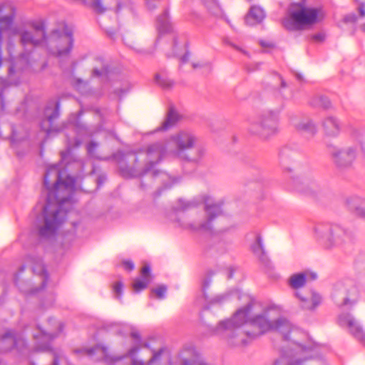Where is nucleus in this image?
Here are the masks:
<instances>
[{
	"label": "nucleus",
	"mask_w": 365,
	"mask_h": 365,
	"mask_svg": "<svg viewBox=\"0 0 365 365\" xmlns=\"http://www.w3.org/2000/svg\"><path fill=\"white\" fill-rule=\"evenodd\" d=\"M197 142L198 138L192 132L180 130L169 139L151 143L136 153L125 154L118 151L113 158L118 163L123 177L137 178L149 175L157 184H163L164 188H168L177 180L165 172L155 169V165L168 156L199 162L205 156L206 149L198 145Z\"/></svg>",
	"instance_id": "f257e3e1"
},
{
	"label": "nucleus",
	"mask_w": 365,
	"mask_h": 365,
	"mask_svg": "<svg viewBox=\"0 0 365 365\" xmlns=\"http://www.w3.org/2000/svg\"><path fill=\"white\" fill-rule=\"evenodd\" d=\"M44 185L48 195L43 207V224L38 226V234L42 237H48L56 233L73 205L75 180L66 175L60 163L47 168Z\"/></svg>",
	"instance_id": "f03ea898"
},
{
	"label": "nucleus",
	"mask_w": 365,
	"mask_h": 365,
	"mask_svg": "<svg viewBox=\"0 0 365 365\" xmlns=\"http://www.w3.org/2000/svg\"><path fill=\"white\" fill-rule=\"evenodd\" d=\"M130 337L134 345L127 354L132 365H172L170 353L160 340L150 338L143 341L137 330L130 332Z\"/></svg>",
	"instance_id": "7ed1b4c3"
},
{
	"label": "nucleus",
	"mask_w": 365,
	"mask_h": 365,
	"mask_svg": "<svg viewBox=\"0 0 365 365\" xmlns=\"http://www.w3.org/2000/svg\"><path fill=\"white\" fill-rule=\"evenodd\" d=\"M222 204L221 200H216L210 195H203L192 200L179 199L174 210L176 212H184L200 205H204L205 216L202 219L193 222H180L179 225L184 229L193 231L210 232L212 230L214 222L223 213Z\"/></svg>",
	"instance_id": "20e7f679"
},
{
	"label": "nucleus",
	"mask_w": 365,
	"mask_h": 365,
	"mask_svg": "<svg viewBox=\"0 0 365 365\" xmlns=\"http://www.w3.org/2000/svg\"><path fill=\"white\" fill-rule=\"evenodd\" d=\"M325 12L322 6H306L304 2L293 3L289 16L282 19L283 26L289 31L299 30L302 26H312L324 20Z\"/></svg>",
	"instance_id": "39448f33"
},
{
	"label": "nucleus",
	"mask_w": 365,
	"mask_h": 365,
	"mask_svg": "<svg viewBox=\"0 0 365 365\" xmlns=\"http://www.w3.org/2000/svg\"><path fill=\"white\" fill-rule=\"evenodd\" d=\"M314 235L326 250L341 248L352 240L351 233L337 224H319L314 227Z\"/></svg>",
	"instance_id": "423d86ee"
},
{
	"label": "nucleus",
	"mask_w": 365,
	"mask_h": 365,
	"mask_svg": "<svg viewBox=\"0 0 365 365\" xmlns=\"http://www.w3.org/2000/svg\"><path fill=\"white\" fill-rule=\"evenodd\" d=\"M351 137L356 142V145L344 148L334 145L328 146L331 160L338 169L344 170L351 168L356 158L358 145L361 143L362 134L355 129L351 133Z\"/></svg>",
	"instance_id": "0eeeda50"
},
{
	"label": "nucleus",
	"mask_w": 365,
	"mask_h": 365,
	"mask_svg": "<svg viewBox=\"0 0 365 365\" xmlns=\"http://www.w3.org/2000/svg\"><path fill=\"white\" fill-rule=\"evenodd\" d=\"M279 113V110L264 111L257 118L250 120L249 132L264 140L274 135L278 132Z\"/></svg>",
	"instance_id": "6e6552de"
},
{
	"label": "nucleus",
	"mask_w": 365,
	"mask_h": 365,
	"mask_svg": "<svg viewBox=\"0 0 365 365\" xmlns=\"http://www.w3.org/2000/svg\"><path fill=\"white\" fill-rule=\"evenodd\" d=\"M333 297L339 307L354 305L359 298V291L351 280L337 283L334 289Z\"/></svg>",
	"instance_id": "1a4fd4ad"
},
{
	"label": "nucleus",
	"mask_w": 365,
	"mask_h": 365,
	"mask_svg": "<svg viewBox=\"0 0 365 365\" xmlns=\"http://www.w3.org/2000/svg\"><path fill=\"white\" fill-rule=\"evenodd\" d=\"M50 42L55 47L53 54L58 57H64L71 52L73 38L72 31L67 27H64L62 31L54 30L51 35Z\"/></svg>",
	"instance_id": "9d476101"
},
{
	"label": "nucleus",
	"mask_w": 365,
	"mask_h": 365,
	"mask_svg": "<svg viewBox=\"0 0 365 365\" xmlns=\"http://www.w3.org/2000/svg\"><path fill=\"white\" fill-rule=\"evenodd\" d=\"M14 33L20 36L21 43L24 47L37 46L46 38L45 28L42 24H33L28 29L24 28L15 29Z\"/></svg>",
	"instance_id": "9b49d317"
},
{
	"label": "nucleus",
	"mask_w": 365,
	"mask_h": 365,
	"mask_svg": "<svg viewBox=\"0 0 365 365\" xmlns=\"http://www.w3.org/2000/svg\"><path fill=\"white\" fill-rule=\"evenodd\" d=\"M295 296L299 299L301 307L307 310L315 309L322 302L321 295L313 290L304 293L297 291Z\"/></svg>",
	"instance_id": "f8f14e48"
},
{
	"label": "nucleus",
	"mask_w": 365,
	"mask_h": 365,
	"mask_svg": "<svg viewBox=\"0 0 365 365\" xmlns=\"http://www.w3.org/2000/svg\"><path fill=\"white\" fill-rule=\"evenodd\" d=\"M83 351L94 361H103L107 364H113L123 359V356L114 357L108 354L106 347L97 345L91 349H85Z\"/></svg>",
	"instance_id": "ddd939ff"
},
{
	"label": "nucleus",
	"mask_w": 365,
	"mask_h": 365,
	"mask_svg": "<svg viewBox=\"0 0 365 365\" xmlns=\"http://www.w3.org/2000/svg\"><path fill=\"white\" fill-rule=\"evenodd\" d=\"M57 336V334L51 331V329H44L38 327L36 333L34 334V338L36 340L38 350L46 351L50 349V342Z\"/></svg>",
	"instance_id": "4468645a"
},
{
	"label": "nucleus",
	"mask_w": 365,
	"mask_h": 365,
	"mask_svg": "<svg viewBox=\"0 0 365 365\" xmlns=\"http://www.w3.org/2000/svg\"><path fill=\"white\" fill-rule=\"evenodd\" d=\"M291 123L298 131L309 136H314L317 131V125L309 118H293Z\"/></svg>",
	"instance_id": "2eb2a0df"
},
{
	"label": "nucleus",
	"mask_w": 365,
	"mask_h": 365,
	"mask_svg": "<svg viewBox=\"0 0 365 365\" xmlns=\"http://www.w3.org/2000/svg\"><path fill=\"white\" fill-rule=\"evenodd\" d=\"M339 323L341 327H346L351 334L355 337L362 338V328L351 314L344 313L340 314L339 317Z\"/></svg>",
	"instance_id": "dca6fc26"
},
{
	"label": "nucleus",
	"mask_w": 365,
	"mask_h": 365,
	"mask_svg": "<svg viewBox=\"0 0 365 365\" xmlns=\"http://www.w3.org/2000/svg\"><path fill=\"white\" fill-rule=\"evenodd\" d=\"M1 343L5 346V351L9 350L13 347L21 348L26 344L22 334L14 330L6 331L1 336Z\"/></svg>",
	"instance_id": "f3484780"
},
{
	"label": "nucleus",
	"mask_w": 365,
	"mask_h": 365,
	"mask_svg": "<svg viewBox=\"0 0 365 365\" xmlns=\"http://www.w3.org/2000/svg\"><path fill=\"white\" fill-rule=\"evenodd\" d=\"M346 205L356 215L365 219V198L351 195L346 199Z\"/></svg>",
	"instance_id": "a211bd4d"
},
{
	"label": "nucleus",
	"mask_w": 365,
	"mask_h": 365,
	"mask_svg": "<svg viewBox=\"0 0 365 365\" xmlns=\"http://www.w3.org/2000/svg\"><path fill=\"white\" fill-rule=\"evenodd\" d=\"M28 262L31 264L34 273L41 277L42 282L40 288L43 289L46 285L48 275L45 269L41 259L39 257H28Z\"/></svg>",
	"instance_id": "6ab92c4d"
},
{
	"label": "nucleus",
	"mask_w": 365,
	"mask_h": 365,
	"mask_svg": "<svg viewBox=\"0 0 365 365\" xmlns=\"http://www.w3.org/2000/svg\"><path fill=\"white\" fill-rule=\"evenodd\" d=\"M181 118L182 116L173 107H170L165 120L161 123V125L158 128V130L165 131L172 128L177 124Z\"/></svg>",
	"instance_id": "aec40b11"
},
{
	"label": "nucleus",
	"mask_w": 365,
	"mask_h": 365,
	"mask_svg": "<svg viewBox=\"0 0 365 365\" xmlns=\"http://www.w3.org/2000/svg\"><path fill=\"white\" fill-rule=\"evenodd\" d=\"M58 103H56L54 105V108L51 109V108L47 107L45 110V115L46 118L43 119L41 123V128L43 130L49 133L51 130L52 123L54 119L58 117Z\"/></svg>",
	"instance_id": "412c9836"
},
{
	"label": "nucleus",
	"mask_w": 365,
	"mask_h": 365,
	"mask_svg": "<svg viewBox=\"0 0 365 365\" xmlns=\"http://www.w3.org/2000/svg\"><path fill=\"white\" fill-rule=\"evenodd\" d=\"M322 128L326 135L336 136L341 130V124L336 118L329 116L322 121Z\"/></svg>",
	"instance_id": "4be33fe9"
},
{
	"label": "nucleus",
	"mask_w": 365,
	"mask_h": 365,
	"mask_svg": "<svg viewBox=\"0 0 365 365\" xmlns=\"http://www.w3.org/2000/svg\"><path fill=\"white\" fill-rule=\"evenodd\" d=\"M251 250L253 254L263 264L268 265L269 259L265 252L262 239L260 235H257L255 242L251 245Z\"/></svg>",
	"instance_id": "5701e85b"
},
{
	"label": "nucleus",
	"mask_w": 365,
	"mask_h": 365,
	"mask_svg": "<svg viewBox=\"0 0 365 365\" xmlns=\"http://www.w3.org/2000/svg\"><path fill=\"white\" fill-rule=\"evenodd\" d=\"M308 277H310L311 279H315L317 278V274L315 273L308 272L294 274L289 278V285L293 289H299L305 284Z\"/></svg>",
	"instance_id": "b1692460"
},
{
	"label": "nucleus",
	"mask_w": 365,
	"mask_h": 365,
	"mask_svg": "<svg viewBox=\"0 0 365 365\" xmlns=\"http://www.w3.org/2000/svg\"><path fill=\"white\" fill-rule=\"evenodd\" d=\"M299 155L289 149H284L282 151L280 155V163L282 168L286 171H292V168L289 167L291 163L297 164V157Z\"/></svg>",
	"instance_id": "393cba45"
},
{
	"label": "nucleus",
	"mask_w": 365,
	"mask_h": 365,
	"mask_svg": "<svg viewBox=\"0 0 365 365\" xmlns=\"http://www.w3.org/2000/svg\"><path fill=\"white\" fill-rule=\"evenodd\" d=\"M265 17L264 11L258 6H252L249 14L245 17V23L247 25L253 26L260 23Z\"/></svg>",
	"instance_id": "a878e982"
},
{
	"label": "nucleus",
	"mask_w": 365,
	"mask_h": 365,
	"mask_svg": "<svg viewBox=\"0 0 365 365\" xmlns=\"http://www.w3.org/2000/svg\"><path fill=\"white\" fill-rule=\"evenodd\" d=\"M157 28L160 34L167 33L171 30L168 11H165L163 14L158 17Z\"/></svg>",
	"instance_id": "bb28decb"
},
{
	"label": "nucleus",
	"mask_w": 365,
	"mask_h": 365,
	"mask_svg": "<svg viewBox=\"0 0 365 365\" xmlns=\"http://www.w3.org/2000/svg\"><path fill=\"white\" fill-rule=\"evenodd\" d=\"M310 105L316 108L328 109L331 107V102L327 97L317 96L312 98L309 102Z\"/></svg>",
	"instance_id": "cd10ccee"
},
{
	"label": "nucleus",
	"mask_w": 365,
	"mask_h": 365,
	"mask_svg": "<svg viewBox=\"0 0 365 365\" xmlns=\"http://www.w3.org/2000/svg\"><path fill=\"white\" fill-rule=\"evenodd\" d=\"M155 81L165 89L171 88L174 84V82L167 76L165 73H157L155 76Z\"/></svg>",
	"instance_id": "c85d7f7f"
},
{
	"label": "nucleus",
	"mask_w": 365,
	"mask_h": 365,
	"mask_svg": "<svg viewBox=\"0 0 365 365\" xmlns=\"http://www.w3.org/2000/svg\"><path fill=\"white\" fill-rule=\"evenodd\" d=\"M150 282L149 279H136L133 284V287L135 292H139L145 289Z\"/></svg>",
	"instance_id": "c756f323"
},
{
	"label": "nucleus",
	"mask_w": 365,
	"mask_h": 365,
	"mask_svg": "<svg viewBox=\"0 0 365 365\" xmlns=\"http://www.w3.org/2000/svg\"><path fill=\"white\" fill-rule=\"evenodd\" d=\"M123 283L121 281H118L113 285V291L115 294V297L118 300H121L123 292Z\"/></svg>",
	"instance_id": "7c9ffc66"
},
{
	"label": "nucleus",
	"mask_w": 365,
	"mask_h": 365,
	"mask_svg": "<svg viewBox=\"0 0 365 365\" xmlns=\"http://www.w3.org/2000/svg\"><path fill=\"white\" fill-rule=\"evenodd\" d=\"M92 7L98 14H103L106 10L103 6L101 0H93Z\"/></svg>",
	"instance_id": "2f4dec72"
},
{
	"label": "nucleus",
	"mask_w": 365,
	"mask_h": 365,
	"mask_svg": "<svg viewBox=\"0 0 365 365\" xmlns=\"http://www.w3.org/2000/svg\"><path fill=\"white\" fill-rule=\"evenodd\" d=\"M167 287L165 285H160L158 287L153 289V292L155 294L158 298L163 299L165 296Z\"/></svg>",
	"instance_id": "473e14b6"
},
{
	"label": "nucleus",
	"mask_w": 365,
	"mask_h": 365,
	"mask_svg": "<svg viewBox=\"0 0 365 365\" xmlns=\"http://www.w3.org/2000/svg\"><path fill=\"white\" fill-rule=\"evenodd\" d=\"M108 73V69L107 67L103 66L101 69L94 68L93 70V75L94 76H107Z\"/></svg>",
	"instance_id": "72a5a7b5"
},
{
	"label": "nucleus",
	"mask_w": 365,
	"mask_h": 365,
	"mask_svg": "<svg viewBox=\"0 0 365 365\" xmlns=\"http://www.w3.org/2000/svg\"><path fill=\"white\" fill-rule=\"evenodd\" d=\"M68 148V150L73 147H77L81 144V140L77 138L71 139L68 136L67 137Z\"/></svg>",
	"instance_id": "f704fd0d"
},
{
	"label": "nucleus",
	"mask_w": 365,
	"mask_h": 365,
	"mask_svg": "<svg viewBox=\"0 0 365 365\" xmlns=\"http://www.w3.org/2000/svg\"><path fill=\"white\" fill-rule=\"evenodd\" d=\"M98 147V144L95 142H91L87 146L88 153L93 155L96 148Z\"/></svg>",
	"instance_id": "c9c22d12"
},
{
	"label": "nucleus",
	"mask_w": 365,
	"mask_h": 365,
	"mask_svg": "<svg viewBox=\"0 0 365 365\" xmlns=\"http://www.w3.org/2000/svg\"><path fill=\"white\" fill-rule=\"evenodd\" d=\"M357 16L355 14H349L344 17V21L354 23L357 21Z\"/></svg>",
	"instance_id": "e433bc0d"
},
{
	"label": "nucleus",
	"mask_w": 365,
	"mask_h": 365,
	"mask_svg": "<svg viewBox=\"0 0 365 365\" xmlns=\"http://www.w3.org/2000/svg\"><path fill=\"white\" fill-rule=\"evenodd\" d=\"M150 272V268L148 265H145L141 269V274L143 279H149L148 275Z\"/></svg>",
	"instance_id": "4c0bfd02"
},
{
	"label": "nucleus",
	"mask_w": 365,
	"mask_h": 365,
	"mask_svg": "<svg viewBox=\"0 0 365 365\" xmlns=\"http://www.w3.org/2000/svg\"><path fill=\"white\" fill-rule=\"evenodd\" d=\"M124 268L127 270L131 271L134 269V264L131 261H125L123 262Z\"/></svg>",
	"instance_id": "58836bf2"
},
{
	"label": "nucleus",
	"mask_w": 365,
	"mask_h": 365,
	"mask_svg": "<svg viewBox=\"0 0 365 365\" xmlns=\"http://www.w3.org/2000/svg\"><path fill=\"white\" fill-rule=\"evenodd\" d=\"M228 297V294H221V295H218L217 297H215L214 299H213V301L215 302H223L227 297Z\"/></svg>",
	"instance_id": "ea45409f"
},
{
	"label": "nucleus",
	"mask_w": 365,
	"mask_h": 365,
	"mask_svg": "<svg viewBox=\"0 0 365 365\" xmlns=\"http://www.w3.org/2000/svg\"><path fill=\"white\" fill-rule=\"evenodd\" d=\"M359 13L361 17H365V4L361 3L358 8Z\"/></svg>",
	"instance_id": "a19ab883"
},
{
	"label": "nucleus",
	"mask_w": 365,
	"mask_h": 365,
	"mask_svg": "<svg viewBox=\"0 0 365 365\" xmlns=\"http://www.w3.org/2000/svg\"><path fill=\"white\" fill-rule=\"evenodd\" d=\"M312 38L317 41H323L325 38V36L323 34H317L313 36Z\"/></svg>",
	"instance_id": "79ce46f5"
},
{
	"label": "nucleus",
	"mask_w": 365,
	"mask_h": 365,
	"mask_svg": "<svg viewBox=\"0 0 365 365\" xmlns=\"http://www.w3.org/2000/svg\"><path fill=\"white\" fill-rule=\"evenodd\" d=\"M190 57V53L187 52L181 58H180V67L182 63H185L188 61Z\"/></svg>",
	"instance_id": "37998d69"
},
{
	"label": "nucleus",
	"mask_w": 365,
	"mask_h": 365,
	"mask_svg": "<svg viewBox=\"0 0 365 365\" xmlns=\"http://www.w3.org/2000/svg\"><path fill=\"white\" fill-rule=\"evenodd\" d=\"M53 365H58V360H59V356L56 354V352L53 353Z\"/></svg>",
	"instance_id": "c03bdc74"
},
{
	"label": "nucleus",
	"mask_w": 365,
	"mask_h": 365,
	"mask_svg": "<svg viewBox=\"0 0 365 365\" xmlns=\"http://www.w3.org/2000/svg\"><path fill=\"white\" fill-rule=\"evenodd\" d=\"M203 66V64L202 63H192V67L195 69V68H201Z\"/></svg>",
	"instance_id": "a18cd8bd"
},
{
	"label": "nucleus",
	"mask_w": 365,
	"mask_h": 365,
	"mask_svg": "<svg viewBox=\"0 0 365 365\" xmlns=\"http://www.w3.org/2000/svg\"><path fill=\"white\" fill-rule=\"evenodd\" d=\"M106 180V178L104 176H100L98 178V185H101L102 183H103V182L105 181Z\"/></svg>",
	"instance_id": "49530a36"
},
{
	"label": "nucleus",
	"mask_w": 365,
	"mask_h": 365,
	"mask_svg": "<svg viewBox=\"0 0 365 365\" xmlns=\"http://www.w3.org/2000/svg\"><path fill=\"white\" fill-rule=\"evenodd\" d=\"M56 327L58 328V332H61L62 331V324L61 323H58Z\"/></svg>",
	"instance_id": "de8ad7c7"
},
{
	"label": "nucleus",
	"mask_w": 365,
	"mask_h": 365,
	"mask_svg": "<svg viewBox=\"0 0 365 365\" xmlns=\"http://www.w3.org/2000/svg\"><path fill=\"white\" fill-rule=\"evenodd\" d=\"M209 284H210V282L205 281L203 284V288L205 289V288L209 286Z\"/></svg>",
	"instance_id": "09e8293b"
},
{
	"label": "nucleus",
	"mask_w": 365,
	"mask_h": 365,
	"mask_svg": "<svg viewBox=\"0 0 365 365\" xmlns=\"http://www.w3.org/2000/svg\"><path fill=\"white\" fill-rule=\"evenodd\" d=\"M361 29L362 31L365 32V23L361 26Z\"/></svg>",
	"instance_id": "8fccbe9b"
},
{
	"label": "nucleus",
	"mask_w": 365,
	"mask_h": 365,
	"mask_svg": "<svg viewBox=\"0 0 365 365\" xmlns=\"http://www.w3.org/2000/svg\"><path fill=\"white\" fill-rule=\"evenodd\" d=\"M147 5H148V6L150 9H152L155 8V6H153L151 5V4H150L148 1L147 2Z\"/></svg>",
	"instance_id": "3c124183"
},
{
	"label": "nucleus",
	"mask_w": 365,
	"mask_h": 365,
	"mask_svg": "<svg viewBox=\"0 0 365 365\" xmlns=\"http://www.w3.org/2000/svg\"><path fill=\"white\" fill-rule=\"evenodd\" d=\"M232 274H233L232 271H230V273H229V275H228V278H232Z\"/></svg>",
	"instance_id": "603ef678"
},
{
	"label": "nucleus",
	"mask_w": 365,
	"mask_h": 365,
	"mask_svg": "<svg viewBox=\"0 0 365 365\" xmlns=\"http://www.w3.org/2000/svg\"><path fill=\"white\" fill-rule=\"evenodd\" d=\"M14 138H15V135H14V133L13 132V133H12V136H11V140H12V142H14Z\"/></svg>",
	"instance_id": "864d4df0"
},
{
	"label": "nucleus",
	"mask_w": 365,
	"mask_h": 365,
	"mask_svg": "<svg viewBox=\"0 0 365 365\" xmlns=\"http://www.w3.org/2000/svg\"><path fill=\"white\" fill-rule=\"evenodd\" d=\"M24 268H25V267L22 266L21 268V271L23 272L24 270Z\"/></svg>",
	"instance_id": "5fc2aeb1"
},
{
	"label": "nucleus",
	"mask_w": 365,
	"mask_h": 365,
	"mask_svg": "<svg viewBox=\"0 0 365 365\" xmlns=\"http://www.w3.org/2000/svg\"><path fill=\"white\" fill-rule=\"evenodd\" d=\"M282 86L284 87L285 86V83L284 81H282Z\"/></svg>",
	"instance_id": "6e6d98bb"
},
{
	"label": "nucleus",
	"mask_w": 365,
	"mask_h": 365,
	"mask_svg": "<svg viewBox=\"0 0 365 365\" xmlns=\"http://www.w3.org/2000/svg\"><path fill=\"white\" fill-rule=\"evenodd\" d=\"M261 44L262 46H266V45L264 43V42H261Z\"/></svg>",
	"instance_id": "4d7b16f0"
},
{
	"label": "nucleus",
	"mask_w": 365,
	"mask_h": 365,
	"mask_svg": "<svg viewBox=\"0 0 365 365\" xmlns=\"http://www.w3.org/2000/svg\"><path fill=\"white\" fill-rule=\"evenodd\" d=\"M80 351H81V350H76L74 352H75V353H78V352H80Z\"/></svg>",
	"instance_id": "13d9d810"
},
{
	"label": "nucleus",
	"mask_w": 365,
	"mask_h": 365,
	"mask_svg": "<svg viewBox=\"0 0 365 365\" xmlns=\"http://www.w3.org/2000/svg\"><path fill=\"white\" fill-rule=\"evenodd\" d=\"M37 292V289H36V290H33L31 292H32V293H34V292Z\"/></svg>",
	"instance_id": "bf43d9fd"
},
{
	"label": "nucleus",
	"mask_w": 365,
	"mask_h": 365,
	"mask_svg": "<svg viewBox=\"0 0 365 365\" xmlns=\"http://www.w3.org/2000/svg\"><path fill=\"white\" fill-rule=\"evenodd\" d=\"M22 58H25V54H22Z\"/></svg>",
	"instance_id": "052dcab7"
}]
</instances>
